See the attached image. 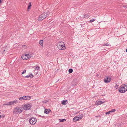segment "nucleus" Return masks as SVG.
I'll return each mask as SVG.
<instances>
[{
	"mask_svg": "<svg viewBox=\"0 0 127 127\" xmlns=\"http://www.w3.org/2000/svg\"><path fill=\"white\" fill-rule=\"evenodd\" d=\"M23 111V108L21 107H16L14 109L13 111L14 114L20 113Z\"/></svg>",
	"mask_w": 127,
	"mask_h": 127,
	"instance_id": "f257e3e1",
	"label": "nucleus"
},
{
	"mask_svg": "<svg viewBox=\"0 0 127 127\" xmlns=\"http://www.w3.org/2000/svg\"><path fill=\"white\" fill-rule=\"evenodd\" d=\"M57 47L58 49L60 50H64L65 49L64 43L63 42H59L58 44Z\"/></svg>",
	"mask_w": 127,
	"mask_h": 127,
	"instance_id": "f03ea898",
	"label": "nucleus"
},
{
	"mask_svg": "<svg viewBox=\"0 0 127 127\" xmlns=\"http://www.w3.org/2000/svg\"><path fill=\"white\" fill-rule=\"evenodd\" d=\"M30 123L31 125H33L35 124L36 122V119L34 118H32L29 120Z\"/></svg>",
	"mask_w": 127,
	"mask_h": 127,
	"instance_id": "7ed1b4c3",
	"label": "nucleus"
},
{
	"mask_svg": "<svg viewBox=\"0 0 127 127\" xmlns=\"http://www.w3.org/2000/svg\"><path fill=\"white\" fill-rule=\"evenodd\" d=\"M31 107V106L29 104H26L24 105L23 107V109H24L26 110H28L30 109Z\"/></svg>",
	"mask_w": 127,
	"mask_h": 127,
	"instance_id": "20e7f679",
	"label": "nucleus"
},
{
	"mask_svg": "<svg viewBox=\"0 0 127 127\" xmlns=\"http://www.w3.org/2000/svg\"><path fill=\"white\" fill-rule=\"evenodd\" d=\"M111 80V77L108 76H106L105 77L104 80V82L106 83H108L110 82Z\"/></svg>",
	"mask_w": 127,
	"mask_h": 127,
	"instance_id": "39448f33",
	"label": "nucleus"
},
{
	"mask_svg": "<svg viewBox=\"0 0 127 127\" xmlns=\"http://www.w3.org/2000/svg\"><path fill=\"white\" fill-rule=\"evenodd\" d=\"M17 102H18L17 100L14 101H11L9 102H8L7 103L4 104V105H11L16 104L17 103Z\"/></svg>",
	"mask_w": 127,
	"mask_h": 127,
	"instance_id": "423d86ee",
	"label": "nucleus"
},
{
	"mask_svg": "<svg viewBox=\"0 0 127 127\" xmlns=\"http://www.w3.org/2000/svg\"><path fill=\"white\" fill-rule=\"evenodd\" d=\"M46 17L45 13H44L41 14L39 16V17L38 19V21H40Z\"/></svg>",
	"mask_w": 127,
	"mask_h": 127,
	"instance_id": "0eeeda50",
	"label": "nucleus"
},
{
	"mask_svg": "<svg viewBox=\"0 0 127 127\" xmlns=\"http://www.w3.org/2000/svg\"><path fill=\"white\" fill-rule=\"evenodd\" d=\"M124 85H122L120 86V88L119 89V91L120 93H124L125 91L123 89V88L125 87Z\"/></svg>",
	"mask_w": 127,
	"mask_h": 127,
	"instance_id": "6e6552de",
	"label": "nucleus"
},
{
	"mask_svg": "<svg viewBox=\"0 0 127 127\" xmlns=\"http://www.w3.org/2000/svg\"><path fill=\"white\" fill-rule=\"evenodd\" d=\"M21 58L23 60H26L29 59V57H27V54H24L21 56Z\"/></svg>",
	"mask_w": 127,
	"mask_h": 127,
	"instance_id": "1a4fd4ad",
	"label": "nucleus"
},
{
	"mask_svg": "<svg viewBox=\"0 0 127 127\" xmlns=\"http://www.w3.org/2000/svg\"><path fill=\"white\" fill-rule=\"evenodd\" d=\"M79 118H78V116H77L75 117L73 119V121L74 122H76L79 120Z\"/></svg>",
	"mask_w": 127,
	"mask_h": 127,
	"instance_id": "9d476101",
	"label": "nucleus"
},
{
	"mask_svg": "<svg viewBox=\"0 0 127 127\" xmlns=\"http://www.w3.org/2000/svg\"><path fill=\"white\" fill-rule=\"evenodd\" d=\"M68 103V101L67 100H63L62 102L61 103L63 105H66Z\"/></svg>",
	"mask_w": 127,
	"mask_h": 127,
	"instance_id": "9b49d317",
	"label": "nucleus"
},
{
	"mask_svg": "<svg viewBox=\"0 0 127 127\" xmlns=\"http://www.w3.org/2000/svg\"><path fill=\"white\" fill-rule=\"evenodd\" d=\"M105 102L104 101L103 102H102V101H98L97 103H96V105H99L101 104L104 103Z\"/></svg>",
	"mask_w": 127,
	"mask_h": 127,
	"instance_id": "f8f14e48",
	"label": "nucleus"
},
{
	"mask_svg": "<svg viewBox=\"0 0 127 127\" xmlns=\"http://www.w3.org/2000/svg\"><path fill=\"white\" fill-rule=\"evenodd\" d=\"M51 110L49 109H45L44 111V113L46 114H48L49 112H50Z\"/></svg>",
	"mask_w": 127,
	"mask_h": 127,
	"instance_id": "ddd939ff",
	"label": "nucleus"
},
{
	"mask_svg": "<svg viewBox=\"0 0 127 127\" xmlns=\"http://www.w3.org/2000/svg\"><path fill=\"white\" fill-rule=\"evenodd\" d=\"M25 100H29L31 98V97L29 96H25Z\"/></svg>",
	"mask_w": 127,
	"mask_h": 127,
	"instance_id": "4468645a",
	"label": "nucleus"
},
{
	"mask_svg": "<svg viewBox=\"0 0 127 127\" xmlns=\"http://www.w3.org/2000/svg\"><path fill=\"white\" fill-rule=\"evenodd\" d=\"M31 2L29 3L28 7V8H27V10L28 11H29V10L30 9L31 7Z\"/></svg>",
	"mask_w": 127,
	"mask_h": 127,
	"instance_id": "2eb2a0df",
	"label": "nucleus"
},
{
	"mask_svg": "<svg viewBox=\"0 0 127 127\" xmlns=\"http://www.w3.org/2000/svg\"><path fill=\"white\" fill-rule=\"evenodd\" d=\"M77 116H78V118H79V119H80L82 118L83 115L82 114H81L80 115H79Z\"/></svg>",
	"mask_w": 127,
	"mask_h": 127,
	"instance_id": "dca6fc26",
	"label": "nucleus"
},
{
	"mask_svg": "<svg viewBox=\"0 0 127 127\" xmlns=\"http://www.w3.org/2000/svg\"><path fill=\"white\" fill-rule=\"evenodd\" d=\"M19 99L21 100H25V96H23V97H20L19 98Z\"/></svg>",
	"mask_w": 127,
	"mask_h": 127,
	"instance_id": "f3484780",
	"label": "nucleus"
},
{
	"mask_svg": "<svg viewBox=\"0 0 127 127\" xmlns=\"http://www.w3.org/2000/svg\"><path fill=\"white\" fill-rule=\"evenodd\" d=\"M59 120L60 121V122H63L66 121V120L65 119H60Z\"/></svg>",
	"mask_w": 127,
	"mask_h": 127,
	"instance_id": "a211bd4d",
	"label": "nucleus"
},
{
	"mask_svg": "<svg viewBox=\"0 0 127 127\" xmlns=\"http://www.w3.org/2000/svg\"><path fill=\"white\" fill-rule=\"evenodd\" d=\"M43 40H41L39 41V44L41 46L43 45Z\"/></svg>",
	"mask_w": 127,
	"mask_h": 127,
	"instance_id": "6ab92c4d",
	"label": "nucleus"
},
{
	"mask_svg": "<svg viewBox=\"0 0 127 127\" xmlns=\"http://www.w3.org/2000/svg\"><path fill=\"white\" fill-rule=\"evenodd\" d=\"M123 85H124V86L125 87H125V92L126 91H127V84H125Z\"/></svg>",
	"mask_w": 127,
	"mask_h": 127,
	"instance_id": "aec40b11",
	"label": "nucleus"
},
{
	"mask_svg": "<svg viewBox=\"0 0 127 127\" xmlns=\"http://www.w3.org/2000/svg\"><path fill=\"white\" fill-rule=\"evenodd\" d=\"M68 71L69 73H71L73 71V70L72 69H70L68 70Z\"/></svg>",
	"mask_w": 127,
	"mask_h": 127,
	"instance_id": "412c9836",
	"label": "nucleus"
},
{
	"mask_svg": "<svg viewBox=\"0 0 127 127\" xmlns=\"http://www.w3.org/2000/svg\"><path fill=\"white\" fill-rule=\"evenodd\" d=\"M103 46H110V47L111 46L109 44H108V43H104V44H103Z\"/></svg>",
	"mask_w": 127,
	"mask_h": 127,
	"instance_id": "4be33fe9",
	"label": "nucleus"
},
{
	"mask_svg": "<svg viewBox=\"0 0 127 127\" xmlns=\"http://www.w3.org/2000/svg\"><path fill=\"white\" fill-rule=\"evenodd\" d=\"M27 57H29V59L32 56V55L31 54H27Z\"/></svg>",
	"mask_w": 127,
	"mask_h": 127,
	"instance_id": "5701e85b",
	"label": "nucleus"
},
{
	"mask_svg": "<svg viewBox=\"0 0 127 127\" xmlns=\"http://www.w3.org/2000/svg\"><path fill=\"white\" fill-rule=\"evenodd\" d=\"M95 20L96 19H92L91 20H90L89 21V22H90L91 23L95 21Z\"/></svg>",
	"mask_w": 127,
	"mask_h": 127,
	"instance_id": "b1692460",
	"label": "nucleus"
},
{
	"mask_svg": "<svg viewBox=\"0 0 127 127\" xmlns=\"http://www.w3.org/2000/svg\"><path fill=\"white\" fill-rule=\"evenodd\" d=\"M115 111V109H112L111 110V111H110V112H114Z\"/></svg>",
	"mask_w": 127,
	"mask_h": 127,
	"instance_id": "393cba45",
	"label": "nucleus"
},
{
	"mask_svg": "<svg viewBox=\"0 0 127 127\" xmlns=\"http://www.w3.org/2000/svg\"><path fill=\"white\" fill-rule=\"evenodd\" d=\"M40 68V67L39 66H37L35 68V70H38Z\"/></svg>",
	"mask_w": 127,
	"mask_h": 127,
	"instance_id": "a878e982",
	"label": "nucleus"
},
{
	"mask_svg": "<svg viewBox=\"0 0 127 127\" xmlns=\"http://www.w3.org/2000/svg\"><path fill=\"white\" fill-rule=\"evenodd\" d=\"M5 117V115H0V118H4Z\"/></svg>",
	"mask_w": 127,
	"mask_h": 127,
	"instance_id": "bb28decb",
	"label": "nucleus"
},
{
	"mask_svg": "<svg viewBox=\"0 0 127 127\" xmlns=\"http://www.w3.org/2000/svg\"><path fill=\"white\" fill-rule=\"evenodd\" d=\"M46 14V17H47L48 16L49 14V12H47L46 13H45Z\"/></svg>",
	"mask_w": 127,
	"mask_h": 127,
	"instance_id": "cd10ccee",
	"label": "nucleus"
},
{
	"mask_svg": "<svg viewBox=\"0 0 127 127\" xmlns=\"http://www.w3.org/2000/svg\"><path fill=\"white\" fill-rule=\"evenodd\" d=\"M29 76H30V77L31 78H32L33 77V74L32 73L31 74H30L29 75Z\"/></svg>",
	"mask_w": 127,
	"mask_h": 127,
	"instance_id": "c85d7f7f",
	"label": "nucleus"
},
{
	"mask_svg": "<svg viewBox=\"0 0 127 127\" xmlns=\"http://www.w3.org/2000/svg\"><path fill=\"white\" fill-rule=\"evenodd\" d=\"M111 112H110V111H108V112H106V114H110V113Z\"/></svg>",
	"mask_w": 127,
	"mask_h": 127,
	"instance_id": "c756f323",
	"label": "nucleus"
},
{
	"mask_svg": "<svg viewBox=\"0 0 127 127\" xmlns=\"http://www.w3.org/2000/svg\"><path fill=\"white\" fill-rule=\"evenodd\" d=\"M30 77V76H29V75L26 76H25V77L26 78H28L29 77Z\"/></svg>",
	"mask_w": 127,
	"mask_h": 127,
	"instance_id": "7c9ffc66",
	"label": "nucleus"
},
{
	"mask_svg": "<svg viewBox=\"0 0 127 127\" xmlns=\"http://www.w3.org/2000/svg\"><path fill=\"white\" fill-rule=\"evenodd\" d=\"M26 70H24L22 72V74H24V73H26Z\"/></svg>",
	"mask_w": 127,
	"mask_h": 127,
	"instance_id": "2f4dec72",
	"label": "nucleus"
},
{
	"mask_svg": "<svg viewBox=\"0 0 127 127\" xmlns=\"http://www.w3.org/2000/svg\"><path fill=\"white\" fill-rule=\"evenodd\" d=\"M123 7L124 8H127V5H124L123 6Z\"/></svg>",
	"mask_w": 127,
	"mask_h": 127,
	"instance_id": "473e14b6",
	"label": "nucleus"
},
{
	"mask_svg": "<svg viewBox=\"0 0 127 127\" xmlns=\"http://www.w3.org/2000/svg\"><path fill=\"white\" fill-rule=\"evenodd\" d=\"M118 86V85L117 84H116V86H115V87H115H115H116V86Z\"/></svg>",
	"mask_w": 127,
	"mask_h": 127,
	"instance_id": "72a5a7b5",
	"label": "nucleus"
},
{
	"mask_svg": "<svg viewBox=\"0 0 127 127\" xmlns=\"http://www.w3.org/2000/svg\"><path fill=\"white\" fill-rule=\"evenodd\" d=\"M123 89L125 91V87H124V88H123Z\"/></svg>",
	"mask_w": 127,
	"mask_h": 127,
	"instance_id": "f704fd0d",
	"label": "nucleus"
},
{
	"mask_svg": "<svg viewBox=\"0 0 127 127\" xmlns=\"http://www.w3.org/2000/svg\"><path fill=\"white\" fill-rule=\"evenodd\" d=\"M100 117V116H95V117Z\"/></svg>",
	"mask_w": 127,
	"mask_h": 127,
	"instance_id": "c9c22d12",
	"label": "nucleus"
},
{
	"mask_svg": "<svg viewBox=\"0 0 127 127\" xmlns=\"http://www.w3.org/2000/svg\"><path fill=\"white\" fill-rule=\"evenodd\" d=\"M126 52H127V48L126 49Z\"/></svg>",
	"mask_w": 127,
	"mask_h": 127,
	"instance_id": "e433bc0d",
	"label": "nucleus"
},
{
	"mask_svg": "<svg viewBox=\"0 0 127 127\" xmlns=\"http://www.w3.org/2000/svg\"><path fill=\"white\" fill-rule=\"evenodd\" d=\"M1 0H0V4L1 2Z\"/></svg>",
	"mask_w": 127,
	"mask_h": 127,
	"instance_id": "4c0bfd02",
	"label": "nucleus"
},
{
	"mask_svg": "<svg viewBox=\"0 0 127 127\" xmlns=\"http://www.w3.org/2000/svg\"><path fill=\"white\" fill-rule=\"evenodd\" d=\"M40 116V117H44V116H41V115H39Z\"/></svg>",
	"mask_w": 127,
	"mask_h": 127,
	"instance_id": "58836bf2",
	"label": "nucleus"
},
{
	"mask_svg": "<svg viewBox=\"0 0 127 127\" xmlns=\"http://www.w3.org/2000/svg\"><path fill=\"white\" fill-rule=\"evenodd\" d=\"M46 102H44V103H46Z\"/></svg>",
	"mask_w": 127,
	"mask_h": 127,
	"instance_id": "ea45409f",
	"label": "nucleus"
},
{
	"mask_svg": "<svg viewBox=\"0 0 127 127\" xmlns=\"http://www.w3.org/2000/svg\"><path fill=\"white\" fill-rule=\"evenodd\" d=\"M5 51V50H4V51H3L4 52Z\"/></svg>",
	"mask_w": 127,
	"mask_h": 127,
	"instance_id": "a19ab883",
	"label": "nucleus"
},
{
	"mask_svg": "<svg viewBox=\"0 0 127 127\" xmlns=\"http://www.w3.org/2000/svg\"><path fill=\"white\" fill-rule=\"evenodd\" d=\"M1 114V113L0 112V114Z\"/></svg>",
	"mask_w": 127,
	"mask_h": 127,
	"instance_id": "79ce46f5",
	"label": "nucleus"
}]
</instances>
